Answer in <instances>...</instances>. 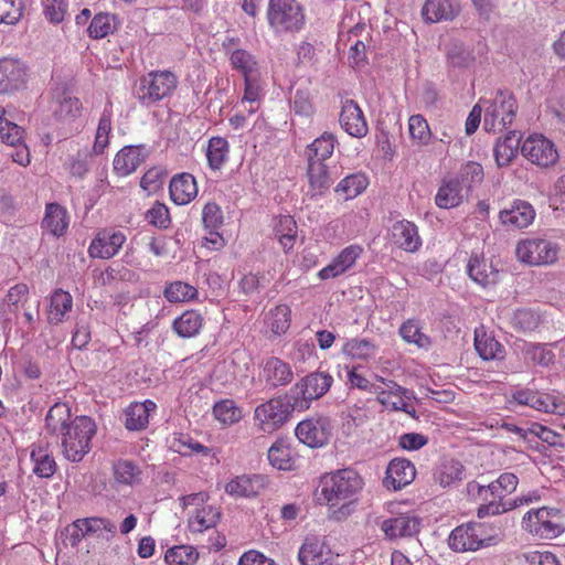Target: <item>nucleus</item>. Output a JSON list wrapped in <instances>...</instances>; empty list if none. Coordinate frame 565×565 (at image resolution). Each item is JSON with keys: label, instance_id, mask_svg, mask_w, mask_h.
Here are the masks:
<instances>
[{"label": "nucleus", "instance_id": "nucleus-1", "mask_svg": "<svg viewBox=\"0 0 565 565\" xmlns=\"http://www.w3.org/2000/svg\"><path fill=\"white\" fill-rule=\"evenodd\" d=\"M96 424L88 416H76L61 435L62 454L71 462H79L90 451Z\"/></svg>", "mask_w": 565, "mask_h": 565}, {"label": "nucleus", "instance_id": "nucleus-2", "mask_svg": "<svg viewBox=\"0 0 565 565\" xmlns=\"http://www.w3.org/2000/svg\"><path fill=\"white\" fill-rule=\"evenodd\" d=\"M499 541L500 535L492 526L469 522L450 532L448 545L455 552H468L495 545Z\"/></svg>", "mask_w": 565, "mask_h": 565}, {"label": "nucleus", "instance_id": "nucleus-3", "mask_svg": "<svg viewBox=\"0 0 565 565\" xmlns=\"http://www.w3.org/2000/svg\"><path fill=\"white\" fill-rule=\"evenodd\" d=\"M522 527L541 540L556 539L565 531V515L553 507L531 509L522 518Z\"/></svg>", "mask_w": 565, "mask_h": 565}, {"label": "nucleus", "instance_id": "nucleus-4", "mask_svg": "<svg viewBox=\"0 0 565 565\" xmlns=\"http://www.w3.org/2000/svg\"><path fill=\"white\" fill-rule=\"evenodd\" d=\"M362 479L352 469H341L324 478L321 494L330 507L345 505L362 489Z\"/></svg>", "mask_w": 565, "mask_h": 565}, {"label": "nucleus", "instance_id": "nucleus-5", "mask_svg": "<svg viewBox=\"0 0 565 565\" xmlns=\"http://www.w3.org/2000/svg\"><path fill=\"white\" fill-rule=\"evenodd\" d=\"M333 377L327 372H312L301 377L291 388V407L307 411L313 401L321 398L330 390Z\"/></svg>", "mask_w": 565, "mask_h": 565}, {"label": "nucleus", "instance_id": "nucleus-6", "mask_svg": "<svg viewBox=\"0 0 565 565\" xmlns=\"http://www.w3.org/2000/svg\"><path fill=\"white\" fill-rule=\"evenodd\" d=\"M53 115L60 136L64 139L79 134L85 127L83 105L77 97L68 93H63L56 99Z\"/></svg>", "mask_w": 565, "mask_h": 565}, {"label": "nucleus", "instance_id": "nucleus-7", "mask_svg": "<svg viewBox=\"0 0 565 565\" xmlns=\"http://www.w3.org/2000/svg\"><path fill=\"white\" fill-rule=\"evenodd\" d=\"M178 85L177 76L169 71H151L140 79L137 97L142 105L151 106L171 96Z\"/></svg>", "mask_w": 565, "mask_h": 565}, {"label": "nucleus", "instance_id": "nucleus-8", "mask_svg": "<svg viewBox=\"0 0 565 565\" xmlns=\"http://www.w3.org/2000/svg\"><path fill=\"white\" fill-rule=\"evenodd\" d=\"M515 255L519 262L530 266L550 265L557 259L558 246L543 237H529L516 244Z\"/></svg>", "mask_w": 565, "mask_h": 565}, {"label": "nucleus", "instance_id": "nucleus-9", "mask_svg": "<svg viewBox=\"0 0 565 565\" xmlns=\"http://www.w3.org/2000/svg\"><path fill=\"white\" fill-rule=\"evenodd\" d=\"M267 19L276 32H287L299 30L305 17L297 0H269Z\"/></svg>", "mask_w": 565, "mask_h": 565}, {"label": "nucleus", "instance_id": "nucleus-10", "mask_svg": "<svg viewBox=\"0 0 565 565\" xmlns=\"http://www.w3.org/2000/svg\"><path fill=\"white\" fill-rule=\"evenodd\" d=\"M483 128L499 132L512 124L516 113V102L509 92H498L495 97L487 102Z\"/></svg>", "mask_w": 565, "mask_h": 565}, {"label": "nucleus", "instance_id": "nucleus-11", "mask_svg": "<svg viewBox=\"0 0 565 565\" xmlns=\"http://www.w3.org/2000/svg\"><path fill=\"white\" fill-rule=\"evenodd\" d=\"M509 402L521 406H529L539 412L565 416V402L562 398L527 387L513 390Z\"/></svg>", "mask_w": 565, "mask_h": 565}, {"label": "nucleus", "instance_id": "nucleus-12", "mask_svg": "<svg viewBox=\"0 0 565 565\" xmlns=\"http://www.w3.org/2000/svg\"><path fill=\"white\" fill-rule=\"evenodd\" d=\"M289 406L290 404L281 396L262 403L254 412L255 425L264 433L277 430L288 420Z\"/></svg>", "mask_w": 565, "mask_h": 565}, {"label": "nucleus", "instance_id": "nucleus-13", "mask_svg": "<svg viewBox=\"0 0 565 565\" xmlns=\"http://www.w3.org/2000/svg\"><path fill=\"white\" fill-rule=\"evenodd\" d=\"M521 152L529 161L541 168L553 166L558 159L553 141L539 134L531 135L523 141Z\"/></svg>", "mask_w": 565, "mask_h": 565}, {"label": "nucleus", "instance_id": "nucleus-14", "mask_svg": "<svg viewBox=\"0 0 565 565\" xmlns=\"http://www.w3.org/2000/svg\"><path fill=\"white\" fill-rule=\"evenodd\" d=\"M332 428L328 417H317L300 422L295 433L300 443L311 448H320L329 443Z\"/></svg>", "mask_w": 565, "mask_h": 565}, {"label": "nucleus", "instance_id": "nucleus-15", "mask_svg": "<svg viewBox=\"0 0 565 565\" xmlns=\"http://www.w3.org/2000/svg\"><path fill=\"white\" fill-rule=\"evenodd\" d=\"M338 556L323 539L315 535L307 536L298 552L300 565H334Z\"/></svg>", "mask_w": 565, "mask_h": 565}, {"label": "nucleus", "instance_id": "nucleus-16", "mask_svg": "<svg viewBox=\"0 0 565 565\" xmlns=\"http://www.w3.org/2000/svg\"><path fill=\"white\" fill-rule=\"evenodd\" d=\"M28 76V66L21 60L0 58V94H9L23 88Z\"/></svg>", "mask_w": 565, "mask_h": 565}, {"label": "nucleus", "instance_id": "nucleus-17", "mask_svg": "<svg viewBox=\"0 0 565 565\" xmlns=\"http://www.w3.org/2000/svg\"><path fill=\"white\" fill-rule=\"evenodd\" d=\"M125 242L126 235L121 231L104 228L92 241L88 254L93 258L109 259L118 254Z\"/></svg>", "mask_w": 565, "mask_h": 565}, {"label": "nucleus", "instance_id": "nucleus-18", "mask_svg": "<svg viewBox=\"0 0 565 565\" xmlns=\"http://www.w3.org/2000/svg\"><path fill=\"white\" fill-rule=\"evenodd\" d=\"M388 241L407 253H415L422 247V238L417 226L406 220L396 221L392 224L388 231Z\"/></svg>", "mask_w": 565, "mask_h": 565}, {"label": "nucleus", "instance_id": "nucleus-19", "mask_svg": "<svg viewBox=\"0 0 565 565\" xmlns=\"http://www.w3.org/2000/svg\"><path fill=\"white\" fill-rule=\"evenodd\" d=\"M363 254V247L352 244L343 248L332 262L319 270L318 277L322 280L339 277L349 271Z\"/></svg>", "mask_w": 565, "mask_h": 565}, {"label": "nucleus", "instance_id": "nucleus-20", "mask_svg": "<svg viewBox=\"0 0 565 565\" xmlns=\"http://www.w3.org/2000/svg\"><path fill=\"white\" fill-rule=\"evenodd\" d=\"M72 527L73 543L79 542L86 535L105 537V534H110L114 536L117 530V526L110 520L97 516L77 519L73 522Z\"/></svg>", "mask_w": 565, "mask_h": 565}, {"label": "nucleus", "instance_id": "nucleus-21", "mask_svg": "<svg viewBox=\"0 0 565 565\" xmlns=\"http://www.w3.org/2000/svg\"><path fill=\"white\" fill-rule=\"evenodd\" d=\"M341 127L352 137L362 138L367 134V122L362 109L352 99H345L340 114Z\"/></svg>", "mask_w": 565, "mask_h": 565}, {"label": "nucleus", "instance_id": "nucleus-22", "mask_svg": "<svg viewBox=\"0 0 565 565\" xmlns=\"http://www.w3.org/2000/svg\"><path fill=\"white\" fill-rule=\"evenodd\" d=\"M148 150L145 146H126L114 158V171L120 177H127L147 159Z\"/></svg>", "mask_w": 565, "mask_h": 565}, {"label": "nucleus", "instance_id": "nucleus-23", "mask_svg": "<svg viewBox=\"0 0 565 565\" xmlns=\"http://www.w3.org/2000/svg\"><path fill=\"white\" fill-rule=\"evenodd\" d=\"M468 193L458 177H446L441 180L435 203L440 209L457 207Z\"/></svg>", "mask_w": 565, "mask_h": 565}, {"label": "nucleus", "instance_id": "nucleus-24", "mask_svg": "<svg viewBox=\"0 0 565 565\" xmlns=\"http://www.w3.org/2000/svg\"><path fill=\"white\" fill-rule=\"evenodd\" d=\"M535 217L533 206L522 200H515L508 209L500 212L499 218L501 223L511 228H525L532 224Z\"/></svg>", "mask_w": 565, "mask_h": 565}, {"label": "nucleus", "instance_id": "nucleus-25", "mask_svg": "<svg viewBox=\"0 0 565 565\" xmlns=\"http://www.w3.org/2000/svg\"><path fill=\"white\" fill-rule=\"evenodd\" d=\"M420 521L416 515L404 513L386 519L381 530L390 540L413 536L419 532Z\"/></svg>", "mask_w": 565, "mask_h": 565}, {"label": "nucleus", "instance_id": "nucleus-26", "mask_svg": "<svg viewBox=\"0 0 565 565\" xmlns=\"http://www.w3.org/2000/svg\"><path fill=\"white\" fill-rule=\"evenodd\" d=\"M416 476L415 466L407 459H393L387 469L384 483L387 488L401 490L408 486Z\"/></svg>", "mask_w": 565, "mask_h": 565}, {"label": "nucleus", "instance_id": "nucleus-27", "mask_svg": "<svg viewBox=\"0 0 565 565\" xmlns=\"http://www.w3.org/2000/svg\"><path fill=\"white\" fill-rule=\"evenodd\" d=\"M262 377L269 387L276 388L289 384L294 379V372L287 362L271 356L263 364Z\"/></svg>", "mask_w": 565, "mask_h": 565}, {"label": "nucleus", "instance_id": "nucleus-28", "mask_svg": "<svg viewBox=\"0 0 565 565\" xmlns=\"http://www.w3.org/2000/svg\"><path fill=\"white\" fill-rule=\"evenodd\" d=\"M467 487L469 494L483 502L478 508L477 514L479 518L498 515L513 508L511 503H504L503 501L498 500L494 495H490L489 492L483 493V490L486 489L483 484L473 481L469 482Z\"/></svg>", "mask_w": 565, "mask_h": 565}, {"label": "nucleus", "instance_id": "nucleus-29", "mask_svg": "<svg viewBox=\"0 0 565 565\" xmlns=\"http://www.w3.org/2000/svg\"><path fill=\"white\" fill-rule=\"evenodd\" d=\"M265 486V477L260 475H243L227 482L225 492L232 497L250 498L257 495Z\"/></svg>", "mask_w": 565, "mask_h": 565}, {"label": "nucleus", "instance_id": "nucleus-30", "mask_svg": "<svg viewBox=\"0 0 565 565\" xmlns=\"http://www.w3.org/2000/svg\"><path fill=\"white\" fill-rule=\"evenodd\" d=\"M169 192L175 204H188L198 195L196 181L190 173L177 174L170 181Z\"/></svg>", "mask_w": 565, "mask_h": 565}, {"label": "nucleus", "instance_id": "nucleus-31", "mask_svg": "<svg viewBox=\"0 0 565 565\" xmlns=\"http://www.w3.org/2000/svg\"><path fill=\"white\" fill-rule=\"evenodd\" d=\"M469 277L480 286L494 285L499 280V270L483 256L471 255L467 265Z\"/></svg>", "mask_w": 565, "mask_h": 565}, {"label": "nucleus", "instance_id": "nucleus-32", "mask_svg": "<svg viewBox=\"0 0 565 565\" xmlns=\"http://www.w3.org/2000/svg\"><path fill=\"white\" fill-rule=\"evenodd\" d=\"M458 12L459 7L454 0H426L422 8V17L428 23L452 20Z\"/></svg>", "mask_w": 565, "mask_h": 565}, {"label": "nucleus", "instance_id": "nucleus-33", "mask_svg": "<svg viewBox=\"0 0 565 565\" xmlns=\"http://www.w3.org/2000/svg\"><path fill=\"white\" fill-rule=\"evenodd\" d=\"M377 344L367 338L354 337L347 339L342 347V353L351 359L361 362H369L377 354Z\"/></svg>", "mask_w": 565, "mask_h": 565}, {"label": "nucleus", "instance_id": "nucleus-34", "mask_svg": "<svg viewBox=\"0 0 565 565\" xmlns=\"http://www.w3.org/2000/svg\"><path fill=\"white\" fill-rule=\"evenodd\" d=\"M157 408L154 402L147 399L142 403H132L125 409V426L129 430H141L147 427L150 414Z\"/></svg>", "mask_w": 565, "mask_h": 565}, {"label": "nucleus", "instance_id": "nucleus-35", "mask_svg": "<svg viewBox=\"0 0 565 565\" xmlns=\"http://www.w3.org/2000/svg\"><path fill=\"white\" fill-rule=\"evenodd\" d=\"M70 224L66 209L56 203L46 205L42 227L52 236L60 237L65 234Z\"/></svg>", "mask_w": 565, "mask_h": 565}, {"label": "nucleus", "instance_id": "nucleus-36", "mask_svg": "<svg viewBox=\"0 0 565 565\" xmlns=\"http://www.w3.org/2000/svg\"><path fill=\"white\" fill-rule=\"evenodd\" d=\"M221 518L218 509L212 504L202 505L190 512L188 526L193 533H203L214 527Z\"/></svg>", "mask_w": 565, "mask_h": 565}, {"label": "nucleus", "instance_id": "nucleus-37", "mask_svg": "<svg viewBox=\"0 0 565 565\" xmlns=\"http://www.w3.org/2000/svg\"><path fill=\"white\" fill-rule=\"evenodd\" d=\"M33 473L39 478H51L57 469L56 461L47 446L35 445L31 450Z\"/></svg>", "mask_w": 565, "mask_h": 565}, {"label": "nucleus", "instance_id": "nucleus-38", "mask_svg": "<svg viewBox=\"0 0 565 565\" xmlns=\"http://www.w3.org/2000/svg\"><path fill=\"white\" fill-rule=\"evenodd\" d=\"M475 348L483 360L503 359V347L493 335L488 334L482 327L475 330Z\"/></svg>", "mask_w": 565, "mask_h": 565}, {"label": "nucleus", "instance_id": "nucleus-39", "mask_svg": "<svg viewBox=\"0 0 565 565\" xmlns=\"http://www.w3.org/2000/svg\"><path fill=\"white\" fill-rule=\"evenodd\" d=\"M71 408L65 403L54 404L45 417V428L52 435L60 436L72 425Z\"/></svg>", "mask_w": 565, "mask_h": 565}, {"label": "nucleus", "instance_id": "nucleus-40", "mask_svg": "<svg viewBox=\"0 0 565 565\" xmlns=\"http://www.w3.org/2000/svg\"><path fill=\"white\" fill-rule=\"evenodd\" d=\"M13 119L14 109L0 107V139L9 146H18L23 140V129Z\"/></svg>", "mask_w": 565, "mask_h": 565}, {"label": "nucleus", "instance_id": "nucleus-41", "mask_svg": "<svg viewBox=\"0 0 565 565\" xmlns=\"http://www.w3.org/2000/svg\"><path fill=\"white\" fill-rule=\"evenodd\" d=\"M244 95L237 104V107H244V111L248 115H253L257 111L259 102L264 96L260 74L244 78Z\"/></svg>", "mask_w": 565, "mask_h": 565}, {"label": "nucleus", "instance_id": "nucleus-42", "mask_svg": "<svg viewBox=\"0 0 565 565\" xmlns=\"http://www.w3.org/2000/svg\"><path fill=\"white\" fill-rule=\"evenodd\" d=\"M73 298L70 292L62 289L55 290L51 296L47 321L51 324H58L64 321L66 315L72 310Z\"/></svg>", "mask_w": 565, "mask_h": 565}, {"label": "nucleus", "instance_id": "nucleus-43", "mask_svg": "<svg viewBox=\"0 0 565 565\" xmlns=\"http://www.w3.org/2000/svg\"><path fill=\"white\" fill-rule=\"evenodd\" d=\"M268 460L278 470H291L295 467V456L288 441L276 440L268 449Z\"/></svg>", "mask_w": 565, "mask_h": 565}, {"label": "nucleus", "instance_id": "nucleus-44", "mask_svg": "<svg viewBox=\"0 0 565 565\" xmlns=\"http://www.w3.org/2000/svg\"><path fill=\"white\" fill-rule=\"evenodd\" d=\"M520 145V136L515 131H509L503 138L498 139L494 146V158L499 167H507L515 157Z\"/></svg>", "mask_w": 565, "mask_h": 565}, {"label": "nucleus", "instance_id": "nucleus-45", "mask_svg": "<svg viewBox=\"0 0 565 565\" xmlns=\"http://www.w3.org/2000/svg\"><path fill=\"white\" fill-rule=\"evenodd\" d=\"M203 327V318L195 310H186L173 321V330L182 338L199 334Z\"/></svg>", "mask_w": 565, "mask_h": 565}, {"label": "nucleus", "instance_id": "nucleus-46", "mask_svg": "<svg viewBox=\"0 0 565 565\" xmlns=\"http://www.w3.org/2000/svg\"><path fill=\"white\" fill-rule=\"evenodd\" d=\"M274 231L284 250L292 249L297 239L296 221L290 215H281L276 220Z\"/></svg>", "mask_w": 565, "mask_h": 565}, {"label": "nucleus", "instance_id": "nucleus-47", "mask_svg": "<svg viewBox=\"0 0 565 565\" xmlns=\"http://www.w3.org/2000/svg\"><path fill=\"white\" fill-rule=\"evenodd\" d=\"M230 146L222 137H212L206 148L207 164L212 170H220L228 158Z\"/></svg>", "mask_w": 565, "mask_h": 565}, {"label": "nucleus", "instance_id": "nucleus-48", "mask_svg": "<svg viewBox=\"0 0 565 565\" xmlns=\"http://www.w3.org/2000/svg\"><path fill=\"white\" fill-rule=\"evenodd\" d=\"M167 441L170 450L182 456H190L193 452L209 454L207 447L193 440V438L186 434L174 433L171 437L168 438Z\"/></svg>", "mask_w": 565, "mask_h": 565}, {"label": "nucleus", "instance_id": "nucleus-49", "mask_svg": "<svg viewBox=\"0 0 565 565\" xmlns=\"http://www.w3.org/2000/svg\"><path fill=\"white\" fill-rule=\"evenodd\" d=\"M369 181L363 173H353L342 179L335 188V192L344 200H351L361 194L367 186Z\"/></svg>", "mask_w": 565, "mask_h": 565}, {"label": "nucleus", "instance_id": "nucleus-50", "mask_svg": "<svg viewBox=\"0 0 565 565\" xmlns=\"http://www.w3.org/2000/svg\"><path fill=\"white\" fill-rule=\"evenodd\" d=\"M335 138L332 134L324 132L308 147V161L323 162L334 151Z\"/></svg>", "mask_w": 565, "mask_h": 565}, {"label": "nucleus", "instance_id": "nucleus-51", "mask_svg": "<svg viewBox=\"0 0 565 565\" xmlns=\"http://www.w3.org/2000/svg\"><path fill=\"white\" fill-rule=\"evenodd\" d=\"M231 65L238 71L244 78L259 75L258 63L247 51L237 49L231 53Z\"/></svg>", "mask_w": 565, "mask_h": 565}, {"label": "nucleus", "instance_id": "nucleus-52", "mask_svg": "<svg viewBox=\"0 0 565 565\" xmlns=\"http://www.w3.org/2000/svg\"><path fill=\"white\" fill-rule=\"evenodd\" d=\"M465 476L463 466L456 460L441 463L435 473L436 481L444 488L462 480Z\"/></svg>", "mask_w": 565, "mask_h": 565}, {"label": "nucleus", "instance_id": "nucleus-53", "mask_svg": "<svg viewBox=\"0 0 565 565\" xmlns=\"http://www.w3.org/2000/svg\"><path fill=\"white\" fill-rule=\"evenodd\" d=\"M111 132V110L110 107L106 106L100 115L93 151L96 154H100L107 148L109 143V137Z\"/></svg>", "mask_w": 565, "mask_h": 565}, {"label": "nucleus", "instance_id": "nucleus-54", "mask_svg": "<svg viewBox=\"0 0 565 565\" xmlns=\"http://www.w3.org/2000/svg\"><path fill=\"white\" fill-rule=\"evenodd\" d=\"M291 309L287 305H278L267 315V324L276 335L285 333L290 327Z\"/></svg>", "mask_w": 565, "mask_h": 565}, {"label": "nucleus", "instance_id": "nucleus-55", "mask_svg": "<svg viewBox=\"0 0 565 565\" xmlns=\"http://www.w3.org/2000/svg\"><path fill=\"white\" fill-rule=\"evenodd\" d=\"M460 182L467 192H470L475 186L479 185L484 178L483 168L480 163L469 161L461 166L458 174Z\"/></svg>", "mask_w": 565, "mask_h": 565}, {"label": "nucleus", "instance_id": "nucleus-56", "mask_svg": "<svg viewBox=\"0 0 565 565\" xmlns=\"http://www.w3.org/2000/svg\"><path fill=\"white\" fill-rule=\"evenodd\" d=\"M199 558V553L193 546L179 545L166 552L164 559L168 565H193Z\"/></svg>", "mask_w": 565, "mask_h": 565}, {"label": "nucleus", "instance_id": "nucleus-57", "mask_svg": "<svg viewBox=\"0 0 565 565\" xmlns=\"http://www.w3.org/2000/svg\"><path fill=\"white\" fill-rule=\"evenodd\" d=\"M198 289L184 281H173L164 288V297L170 302H185L195 299Z\"/></svg>", "mask_w": 565, "mask_h": 565}, {"label": "nucleus", "instance_id": "nucleus-58", "mask_svg": "<svg viewBox=\"0 0 565 565\" xmlns=\"http://www.w3.org/2000/svg\"><path fill=\"white\" fill-rule=\"evenodd\" d=\"M541 323V316L532 309H518L511 317V326L521 332L534 331Z\"/></svg>", "mask_w": 565, "mask_h": 565}, {"label": "nucleus", "instance_id": "nucleus-59", "mask_svg": "<svg viewBox=\"0 0 565 565\" xmlns=\"http://www.w3.org/2000/svg\"><path fill=\"white\" fill-rule=\"evenodd\" d=\"M115 29L116 18L114 15L98 13L93 18L87 31L90 38L98 40L113 33Z\"/></svg>", "mask_w": 565, "mask_h": 565}, {"label": "nucleus", "instance_id": "nucleus-60", "mask_svg": "<svg viewBox=\"0 0 565 565\" xmlns=\"http://www.w3.org/2000/svg\"><path fill=\"white\" fill-rule=\"evenodd\" d=\"M114 476L117 482L132 486L140 481L141 470L129 460H119L114 465Z\"/></svg>", "mask_w": 565, "mask_h": 565}, {"label": "nucleus", "instance_id": "nucleus-61", "mask_svg": "<svg viewBox=\"0 0 565 565\" xmlns=\"http://www.w3.org/2000/svg\"><path fill=\"white\" fill-rule=\"evenodd\" d=\"M408 131L412 140L420 146L429 143L431 132L427 120L419 114L408 119Z\"/></svg>", "mask_w": 565, "mask_h": 565}, {"label": "nucleus", "instance_id": "nucleus-62", "mask_svg": "<svg viewBox=\"0 0 565 565\" xmlns=\"http://www.w3.org/2000/svg\"><path fill=\"white\" fill-rule=\"evenodd\" d=\"M399 334L404 341L414 343L418 348H427L430 344L429 338L422 332L419 322L414 319H409L401 326Z\"/></svg>", "mask_w": 565, "mask_h": 565}, {"label": "nucleus", "instance_id": "nucleus-63", "mask_svg": "<svg viewBox=\"0 0 565 565\" xmlns=\"http://www.w3.org/2000/svg\"><path fill=\"white\" fill-rule=\"evenodd\" d=\"M23 0H0V24H17L23 15Z\"/></svg>", "mask_w": 565, "mask_h": 565}, {"label": "nucleus", "instance_id": "nucleus-64", "mask_svg": "<svg viewBox=\"0 0 565 565\" xmlns=\"http://www.w3.org/2000/svg\"><path fill=\"white\" fill-rule=\"evenodd\" d=\"M213 414L217 420L225 425L235 424L242 418V411L231 399L216 403L213 407Z\"/></svg>", "mask_w": 565, "mask_h": 565}]
</instances>
